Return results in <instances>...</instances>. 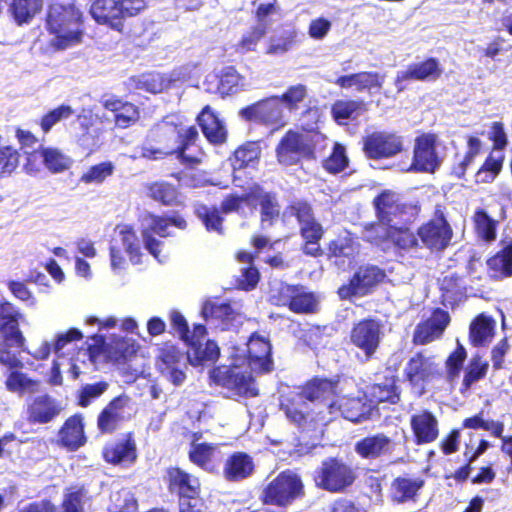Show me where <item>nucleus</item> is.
Here are the masks:
<instances>
[{
    "instance_id": "1",
    "label": "nucleus",
    "mask_w": 512,
    "mask_h": 512,
    "mask_svg": "<svg viewBox=\"0 0 512 512\" xmlns=\"http://www.w3.org/2000/svg\"><path fill=\"white\" fill-rule=\"evenodd\" d=\"M372 204L377 221L364 225V241L374 245L388 243L399 253L421 249L418 228L393 224L394 221L415 222L422 211L418 201L402 202L393 191L385 189L374 197Z\"/></svg>"
},
{
    "instance_id": "2",
    "label": "nucleus",
    "mask_w": 512,
    "mask_h": 512,
    "mask_svg": "<svg viewBox=\"0 0 512 512\" xmlns=\"http://www.w3.org/2000/svg\"><path fill=\"white\" fill-rule=\"evenodd\" d=\"M228 366H216L209 372L211 384L229 393V397L253 398L259 395L251 372L267 373L272 369V346L269 339L252 333L246 348L232 355Z\"/></svg>"
},
{
    "instance_id": "3",
    "label": "nucleus",
    "mask_w": 512,
    "mask_h": 512,
    "mask_svg": "<svg viewBox=\"0 0 512 512\" xmlns=\"http://www.w3.org/2000/svg\"><path fill=\"white\" fill-rule=\"evenodd\" d=\"M170 133L177 136V145L174 148L164 151L160 148L143 147L142 156L151 160L174 156L181 165L189 169L200 165L205 153L197 145L199 132L196 126L185 127L180 117L166 116L150 129V136L156 142H161Z\"/></svg>"
},
{
    "instance_id": "4",
    "label": "nucleus",
    "mask_w": 512,
    "mask_h": 512,
    "mask_svg": "<svg viewBox=\"0 0 512 512\" xmlns=\"http://www.w3.org/2000/svg\"><path fill=\"white\" fill-rule=\"evenodd\" d=\"M46 27L55 36L58 49L79 44L84 35V18L74 4L52 3L46 16Z\"/></svg>"
},
{
    "instance_id": "5",
    "label": "nucleus",
    "mask_w": 512,
    "mask_h": 512,
    "mask_svg": "<svg viewBox=\"0 0 512 512\" xmlns=\"http://www.w3.org/2000/svg\"><path fill=\"white\" fill-rule=\"evenodd\" d=\"M164 481L170 494L178 497L179 512H202L204 503L197 476L179 466H169L165 470Z\"/></svg>"
},
{
    "instance_id": "6",
    "label": "nucleus",
    "mask_w": 512,
    "mask_h": 512,
    "mask_svg": "<svg viewBox=\"0 0 512 512\" xmlns=\"http://www.w3.org/2000/svg\"><path fill=\"white\" fill-rule=\"evenodd\" d=\"M123 4L122 0H94L90 12L98 23L107 24L128 38L141 37L145 32L144 23L131 18Z\"/></svg>"
},
{
    "instance_id": "7",
    "label": "nucleus",
    "mask_w": 512,
    "mask_h": 512,
    "mask_svg": "<svg viewBox=\"0 0 512 512\" xmlns=\"http://www.w3.org/2000/svg\"><path fill=\"white\" fill-rule=\"evenodd\" d=\"M305 496L301 476L293 470L281 471L262 490L260 501L264 505L288 507Z\"/></svg>"
},
{
    "instance_id": "8",
    "label": "nucleus",
    "mask_w": 512,
    "mask_h": 512,
    "mask_svg": "<svg viewBox=\"0 0 512 512\" xmlns=\"http://www.w3.org/2000/svg\"><path fill=\"white\" fill-rule=\"evenodd\" d=\"M357 479L355 469L343 458L331 456L324 459L313 473L317 488L329 493H343Z\"/></svg>"
},
{
    "instance_id": "9",
    "label": "nucleus",
    "mask_w": 512,
    "mask_h": 512,
    "mask_svg": "<svg viewBox=\"0 0 512 512\" xmlns=\"http://www.w3.org/2000/svg\"><path fill=\"white\" fill-rule=\"evenodd\" d=\"M269 302L276 307H286L292 313L311 315L319 311L317 295L301 284L281 282L269 291Z\"/></svg>"
},
{
    "instance_id": "10",
    "label": "nucleus",
    "mask_w": 512,
    "mask_h": 512,
    "mask_svg": "<svg viewBox=\"0 0 512 512\" xmlns=\"http://www.w3.org/2000/svg\"><path fill=\"white\" fill-rule=\"evenodd\" d=\"M453 235V228L443 204L435 205L432 216L418 226L421 249L425 248L430 253L437 254L447 249Z\"/></svg>"
},
{
    "instance_id": "11",
    "label": "nucleus",
    "mask_w": 512,
    "mask_h": 512,
    "mask_svg": "<svg viewBox=\"0 0 512 512\" xmlns=\"http://www.w3.org/2000/svg\"><path fill=\"white\" fill-rule=\"evenodd\" d=\"M316 141L310 132H300L289 129L279 140L276 148V158L283 166H293L301 160L316 158Z\"/></svg>"
},
{
    "instance_id": "12",
    "label": "nucleus",
    "mask_w": 512,
    "mask_h": 512,
    "mask_svg": "<svg viewBox=\"0 0 512 512\" xmlns=\"http://www.w3.org/2000/svg\"><path fill=\"white\" fill-rule=\"evenodd\" d=\"M279 406L289 422L302 432L316 431L327 423L325 414L313 409L299 393L284 396Z\"/></svg>"
},
{
    "instance_id": "13",
    "label": "nucleus",
    "mask_w": 512,
    "mask_h": 512,
    "mask_svg": "<svg viewBox=\"0 0 512 512\" xmlns=\"http://www.w3.org/2000/svg\"><path fill=\"white\" fill-rule=\"evenodd\" d=\"M328 408L330 412L338 410L345 420L353 424L372 420L379 415V407L370 401L366 391H359L357 395H344L339 401L332 400Z\"/></svg>"
},
{
    "instance_id": "14",
    "label": "nucleus",
    "mask_w": 512,
    "mask_h": 512,
    "mask_svg": "<svg viewBox=\"0 0 512 512\" xmlns=\"http://www.w3.org/2000/svg\"><path fill=\"white\" fill-rule=\"evenodd\" d=\"M240 115L246 121L265 125L272 130H279L287 124L278 95L266 97L242 108Z\"/></svg>"
},
{
    "instance_id": "15",
    "label": "nucleus",
    "mask_w": 512,
    "mask_h": 512,
    "mask_svg": "<svg viewBox=\"0 0 512 512\" xmlns=\"http://www.w3.org/2000/svg\"><path fill=\"white\" fill-rule=\"evenodd\" d=\"M438 137L435 133L427 132L414 139L413 155L408 171L418 173H435L441 166L442 160L437 152Z\"/></svg>"
},
{
    "instance_id": "16",
    "label": "nucleus",
    "mask_w": 512,
    "mask_h": 512,
    "mask_svg": "<svg viewBox=\"0 0 512 512\" xmlns=\"http://www.w3.org/2000/svg\"><path fill=\"white\" fill-rule=\"evenodd\" d=\"M439 375L435 356L425 351H417L407 361L403 370V378L419 395L425 393V384Z\"/></svg>"
},
{
    "instance_id": "17",
    "label": "nucleus",
    "mask_w": 512,
    "mask_h": 512,
    "mask_svg": "<svg viewBox=\"0 0 512 512\" xmlns=\"http://www.w3.org/2000/svg\"><path fill=\"white\" fill-rule=\"evenodd\" d=\"M382 339V323L380 320L368 317L356 322L349 333V343L362 351L365 360L374 357Z\"/></svg>"
},
{
    "instance_id": "18",
    "label": "nucleus",
    "mask_w": 512,
    "mask_h": 512,
    "mask_svg": "<svg viewBox=\"0 0 512 512\" xmlns=\"http://www.w3.org/2000/svg\"><path fill=\"white\" fill-rule=\"evenodd\" d=\"M385 277V271L377 265L360 266L349 282L338 288L337 294L342 300L368 295Z\"/></svg>"
},
{
    "instance_id": "19",
    "label": "nucleus",
    "mask_w": 512,
    "mask_h": 512,
    "mask_svg": "<svg viewBox=\"0 0 512 512\" xmlns=\"http://www.w3.org/2000/svg\"><path fill=\"white\" fill-rule=\"evenodd\" d=\"M363 152L368 159L395 157L405 150L403 137L395 132L375 131L363 138Z\"/></svg>"
},
{
    "instance_id": "20",
    "label": "nucleus",
    "mask_w": 512,
    "mask_h": 512,
    "mask_svg": "<svg viewBox=\"0 0 512 512\" xmlns=\"http://www.w3.org/2000/svg\"><path fill=\"white\" fill-rule=\"evenodd\" d=\"M101 455L107 464L124 468L133 466L139 456L135 433L133 431L126 432L121 438L106 443Z\"/></svg>"
},
{
    "instance_id": "21",
    "label": "nucleus",
    "mask_w": 512,
    "mask_h": 512,
    "mask_svg": "<svg viewBox=\"0 0 512 512\" xmlns=\"http://www.w3.org/2000/svg\"><path fill=\"white\" fill-rule=\"evenodd\" d=\"M397 443L384 432L367 434L354 444V452L363 460H380L392 456Z\"/></svg>"
},
{
    "instance_id": "22",
    "label": "nucleus",
    "mask_w": 512,
    "mask_h": 512,
    "mask_svg": "<svg viewBox=\"0 0 512 512\" xmlns=\"http://www.w3.org/2000/svg\"><path fill=\"white\" fill-rule=\"evenodd\" d=\"M201 315L206 322L221 331L231 330L241 323L240 313L228 302L208 299L202 305Z\"/></svg>"
},
{
    "instance_id": "23",
    "label": "nucleus",
    "mask_w": 512,
    "mask_h": 512,
    "mask_svg": "<svg viewBox=\"0 0 512 512\" xmlns=\"http://www.w3.org/2000/svg\"><path fill=\"white\" fill-rule=\"evenodd\" d=\"M450 321L451 317L446 310L433 309L429 318L417 324L413 333V344L426 345L439 339L444 334Z\"/></svg>"
},
{
    "instance_id": "24",
    "label": "nucleus",
    "mask_w": 512,
    "mask_h": 512,
    "mask_svg": "<svg viewBox=\"0 0 512 512\" xmlns=\"http://www.w3.org/2000/svg\"><path fill=\"white\" fill-rule=\"evenodd\" d=\"M499 244L500 249L485 261L487 276L494 282L512 278V237H503Z\"/></svg>"
},
{
    "instance_id": "25",
    "label": "nucleus",
    "mask_w": 512,
    "mask_h": 512,
    "mask_svg": "<svg viewBox=\"0 0 512 512\" xmlns=\"http://www.w3.org/2000/svg\"><path fill=\"white\" fill-rule=\"evenodd\" d=\"M385 77V74L377 71H359L341 75L333 83L340 89H355L357 92L372 94L382 90Z\"/></svg>"
},
{
    "instance_id": "26",
    "label": "nucleus",
    "mask_w": 512,
    "mask_h": 512,
    "mask_svg": "<svg viewBox=\"0 0 512 512\" xmlns=\"http://www.w3.org/2000/svg\"><path fill=\"white\" fill-rule=\"evenodd\" d=\"M443 69L440 62L435 57H428L422 62L410 64L406 70L398 72L394 84L398 92H402L405 87L402 85L404 81H435L442 76Z\"/></svg>"
},
{
    "instance_id": "27",
    "label": "nucleus",
    "mask_w": 512,
    "mask_h": 512,
    "mask_svg": "<svg viewBox=\"0 0 512 512\" xmlns=\"http://www.w3.org/2000/svg\"><path fill=\"white\" fill-rule=\"evenodd\" d=\"M413 441L416 445L433 443L439 437V422L429 410H421L410 417Z\"/></svg>"
},
{
    "instance_id": "28",
    "label": "nucleus",
    "mask_w": 512,
    "mask_h": 512,
    "mask_svg": "<svg viewBox=\"0 0 512 512\" xmlns=\"http://www.w3.org/2000/svg\"><path fill=\"white\" fill-rule=\"evenodd\" d=\"M87 489L84 485L70 486L66 489L60 504V512H84L87 500ZM34 512H58L57 507L49 500L34 504Z\"/></svg>"
},
{
    "instance_id": "29",
    "label": "nucleus",
    "mask_w": 512,
    "mask_h": 512,
    "mask_svg": "<svg viewBox=\"0 0 512 512\" xmlns=\"http://www.w3.org/2000/svg\"><path fill=\"white\" fill-rule=\"evenodd\" d=\"M21 314L13 304L6 300H0V333L3 339L10 343H16V347L22 349L25 338L19 328Z\"/></svg>"
},
{
    "instance_id": "30",
    "label": "nucleus",
    "mask_w": 512,
    "mask_h": 512,
    "mask_svg": "<svg viewBox=\"0 0 512 512\" xmlns=\"http://www.w3.org/2000/svg\"><path fill=\"white\" fill-rule=\"evenodd\" d=\"M129 397L119 395L111 399L97 416V428L101 434H113L124 421L123 409Z\"/></svg>"
},
{
    "instance_id": "31",
    "label": "nucleus",
    "mask_w": 512,
    "mask_h": 512,
    "mask_svg": "<svg viewBox=\"0 0 512 512\" xmlns=\"http://www.w3.org/2000/svg\"><path fill=\"white\" fill-rule=\"evenodd\" d=\"M255 470L251 455L243 451L231 453L223 464V477L228 482H240L249 478Z\"/></svg>"
},
{
    "instance_id": "32",
    "label": "nucleus",
    "mask_w": 512,
    "mask_h": 512,
    "mask_svg": "<svg viewBox=\"0 0 512 512\" xmlns=\"http://www.w3.org/2000/svg\"><path fill=\"white\" fill-rule=\"evenodd\" d=\"M338 384V380L314 376L301 386L299 394L310 402H326L337 395Z\"/></svg>"
},
{
    "instance_id": "33",
    "label": "nucleus",
    "mask_w": 512,
    "mask_h": 512,
    "mask_svg": "<svg viewBox=\"0 0 512 512\" xmlns=\"http://www.w3.org/2000/svg\"><path fill=\"white\" fill-rule=\"evenodd\" d=\"M103 107L113 113L115 126L126 129L136 124L140 119V110L132 102L112 96L103 101Z\"/></svg>"
},
{
    "instance_id": "34",
    "label": "nucleus",
    "mask_w": 512,
    "mask_h": 512,
    "mask_svg": "<svg viewBox=\"0 0 512 512\" xmlns=\"http://www.w3.org/2000/svg\"><path fill=\"white\" fill-rule=\"evenodd\" d=\"M203 135L213 145H221L227 140V130L213 109L206 105L196 117Z\"/></svg>"
},
{
    "instance_id": "35",
    "label": "nucleus",
    "mask_w": 512,
    "mask_h": 512,
    "mask_svg": "<svg viewBox=\"0 0 512 512\" xmlns=\"http://www.w3.org/2000/svg\"><path fill=\"white\" fill-rule=\"evenodd\" d=\"M59 441L69 451H76L85 445L87 438L84 432L83 416L74 414L66 419L59 432Z\"/></svg>"
},
{
    "instance_id": "36",
    "label": "nucleus",
    "mask_w": 512,
    "mask_h": 512,
    "mask_svg": "<svg viewBox=\"0 0 512 512\" xmlns=\"http://www.w3.org/2000/svg\"><path fill=\"white\" fill-rule=\"evenodd\" d=\"M252 200H257L260 206V223L262 227L274 225L280 216V206L278 201L270 192H265L263 188L254 183L251 185Z\"/></svg>"
},
{
    "instance_id": "37",
    "label": "nucleus",
    "mask_w": 512,
    "mask_h": 512,
    "mask_svg": "<svg viewBox=\"0 0 512 512\" xmlns=\"http://www.w3.org/2000/svg\"><path fill=\"white\" fill-rule=\"evenodd\" d=\"M496 330L495 319L486 314L476 315L469 325L468 338L473 347L487 346L494 338Z\"/></svg>"
},
{
    "instance_id": "38",
    "label": "nucleus",
    "mask_w": 512,
    "mask_h": 512,
    "mask_svg": "<svg viewBox=\"0 0 512 512\" xmlns=\"http://www.w3.org/2000/svg\"><path fill=\"white\" fill-rule=\"evenodd\" d=\"M261 156L260 141H246L238 146L232 155L229 157L230 165L233 170V181L236 186L242 187L237 184L238 177L236 171L242 170L249 166H254L259 162Z\"/></svg>"
},
{
    "instance_id": "39",
    "label": "nucleus",
    "mask_w": 512,
    "mask_h": 512,
    "mask_svg": "<svg viewBox=\"0 0 512 512\" xmlns=\"http://www.w3.org/2000/svg\"><path fill=\"white\" fill-rule=\"evenodd\" d=\"M368 111V103L360 98L338 99L331 106V116L339 125L348 124V120L355 121Z\"/></svg>"
},
{
    "instance_id": "40",
    "label": "nucleus",
    "mask_w": 512,
    "mask_h": 512,
    "mask_svg": "<svg viewBox=\"0 0 512 512\" xmlns=\"http://www.w3.org/2000/svg\"><path fill=\"white\" fill-rule=\"evenodd\" d=\"M299 234L303 239L301 246L303 254L314 258H319L324 255L320 241L324 237L325 230L317 219L300 225Z\"/></svg>"
},
{
    "instance_id": "41",
    "label": "nucleus",
    "mask_w": 512,
    "mask_h": 512,
    "mask_svg": "<svg viewBox=\"0 0 512 512\" xmlns=\"http://www.w3.org/2000/svg\"><path fill=\"white\" fill-rule=\"evenodd\" d=\"M440 300L444 306L455 307L466 299V286L457 273L445 275L439 280Z\"/></svg>"
},
{
    "instance_id": "42",
    "label": "nucleus",
    "mask_w": 512,
    "mask_h": 512,
    "mask_svg": "<svg viewBox=\"0 0 512 512\" xmlns=\"http://www.w3.org/2000/svg\"><path fill=\"white\" fill-rule=\"evenodd\" d=\"M424 485L425 480L421 477L398 476L391 482V498L398 504L415 501Z\"/></svg>"
},
{
    "instance_id": "43",
    "label": "nucleus",
    "mask_w": 512,
    "mask_h": 512,
    "mask_svg": "<svg viewBox=\"0 0 512 512\" xmlns=\"http://www.w3.org/2000/svg\"><path fill=\"white\" fill-rule=\"evenodd\" d=\"M149 224L142 231L150 234H156L159 237L166 238L170 236L168 231L170 226H174L180 230H185L188 226L186 219L178 212L171 215L148 214Z\"/></svg>"
},
{
    "instance_id": "44",
    "label": "nucleus",
    "mask_w": 512,
    "mask_h": 512,
    "mask_svg": "<svg viewBox=\"0 0 512 512\" xmlns=\"http://www.w3.org/2000/svg\"><path fill=\"white\" fill-rule=\"evenodd\" d=\"M397 377H386L383 383H374L370 386V401L378 407L381 403L396 405L401 400V390L397 385Z\"/></svg>"
},
{
    "instance_id": "45",
    "label": "nucleus",
    "mask_w": 512,
    "mask_h": 512,
    "mask_svg": "<svg viewBox=\"0 0 512 512\" xmlns=\"http://www.w3.org/2000/svg\"><path fill=\"white\" fill-rule=\"evenodd\" d=\"M467 150L463 157L458 161L454 162L451 166V175L458 180H465L467 170L475 162L477 156L482 153L483 143L479 137L475 135H468L466 138Z\"/></svg>"
},
{
    "instance_id": "46",
    "label": "nucleus",
    "mask_w": 512,
    "mask_h": 512,
    "mask_svg": "<svg viewBox=\"0 0 512 512\" xmlns=\"http://www.w3.org/2000/svg\"><path fill=\"white\" fill-rule=\"evenodd\" d=\"M217 447L212 443L193 444L188 452L190 462L208 472H215L221 459L216 458Z\"/></svg>"
},
{
    "instance_id": "47",
    "label": "nucleus",
    "mask_w": 512,
    "mask_h": 512,
    "mask_svg": "<svg viewBox=\"0 0 512 512\" xmlns=\"http://www.w3.org/2000/svg\"><path fill=\"white\" fill-rule=\"evenodd\" d=\"M61 403L49 395L34 399V423L48 424L55 421L61 414Z\"/></svg>"
},
{
    "instance_id": "48",
    "label": "nucleus",
    "mask_w": 512,
    "mask_h": 512,
    "mask_svg": "<svg viewBox=\"0 0 512 512\" xmlns=\"http://www.w3.org/2000/svg\"><path fill=\"white\" fill-rule=\"evenodd\" d=\"M186 358L193 366H203L214 363L219 359L220 348L213 340H207L204 344L197 343L195 346H188Z\"/></svg>"
},
{
    "instance_id": "49",
    "label": "nucleus",
    "mask_w": 512,
    "mask_h": 512,
    "mask_svg": "<svg viewBox=\"0 0 512 512\" xmlns=\"http://www.w3.org/2000/svg\"><path fill=\"white\" fill-rule=\"evenodd\" d=\"M194 214L202 222L207 232L224 235V217L219 207L198 204L194 209Z\"/></svg>"
},
{
    "instance_id": "50",
    "label": "nucleus",
    "mask_w": 512,
    "mask_h": 512,
    "mask_svg": "<svg viewBox=\"0 0 512 512\" xmlns=\"http://www.w3.org/2000/svg\"><path fill=\"white\" fill-rule=\"evenodd\" d=\"M505 155L494 156L490 152L474 175L476 184H490L495 181L503 169Z\"/></svg>"
},
{
    "instance_id": "51",
    "label": "nucleus",
    "mask_w": 512,
    "mask_h": 512,
    "mask_svg": "<svg viewBox=\"0 0 512 512\" xmlns=\"http://www.w3.org/2000/svg\"><path fill=\"white\" fill-rule=\"evenodd\" d=\"M472 222L480 239L487 243L496 240L498 221L492 218L484 209L477 208L474 211Z\"/></svg>"
},
{
    "instance_id": "52",
    "label": "nucleus",
    "mask_w": 512,
    "mask_h": 512,
    "mask_svg": "<svg viewBox=\"0 0 512 512\" xmlns=\"http://www.w3.org/2000/svg\"><path fill=\"white\" fill-rule=\"evenodd\" d=\"M488 368V362L484 360L481 355H473L464 369L460 392L464 393L468 391L474 383L484 379L487 375Z\"/></svg>"
},
{
    "instance_id": "53",
    "label": "nucleus",
    "mask_w": 512,
    "mask_h": 512,
    "mask_svg": "<svg viewBox=\"0 0 512 512\" xmlns=\"http://www.w3.org/2000/svg\"><path fill=\"white\" fill-rule=\"evenodd\" d=\"M148 196L154 201L172 206L178 203L179 191L175 185L166 181H154L147 184Z\"/></svg>"
},
{
    "instance_id": "54",
    "label": "nucleus",
    "mask_w": 512,
    "mask_h": 512,
    "mask_svg": "<svg viewBox=\"0 0 512 512\" xmlns=\"http://www.w3.org/2000/svg\"><path fill=\"white\" fill-rule=\"evenodd\" d=\"M307 97L308 88L302 83L290 85L286 88L283 94L278 95V99L283 105L284 110L286 109L290 113L299 110Z\"/></svg>"
},
{
    "instance_id": "55",
    "label": "nucleus",
    "mask_w": 512,
    "mask_h": 512,
    "mask_svg": "<svg viewBox=\"0 0 512 512\" xmlns=\"http://www.w3.org/2000/svg\"><path fill=\"white\" fill-rule=\"evenodd\" d=\"M120 239L122 246L124 247L126 253L128 254L129 260L133 264L141 263V246L139 239L134 231L133 227L130 225L124 226L119 231Z\"/></svg>"
},
{
    "instance_id": "56",
    "label": "nucleus",
    "mask_w": 512,
    "mask_h": 512,
    "mask_svg": "<svg viewBox=\"0 0 512 512\" xmlns=\"http://www.w3.org/2000/svg\"><path fill=\"white\" fill-rule=\"evenodd\" d=\"M115 165L111 161H103L90 166L84 172L79 181L84 184H102L107 178L113 175Z\"/></svg>"
},
{
    "instance_id": "57",
    "label": "nucleus",
    "mask_w": 512,
    "mask_h": 512,
    "mask_svg": "<svg viewBox=\"0 0 512 512\" xmlns=\"http://www.w3.org/2000/svg\"><path fill=\"white\" fill-rule=\"evenodd\" d=\"M349 165V159L346 155L345 147L340 143H335L332 152L323 160L322 166L329 174H338L344 171Z\"/></svg>"
},
{
    "instance_id": "58",
    "label": "nucleus",
    "mask_w": 512,
    "mask_h": 512,
    "mask_svg": "<svg viewBox=\"0 0 512 512\" xmlns=\"http://www.w3.org/2000/svg\"><path fill=\"white\" fill-rule=\"evenodd\" d=\"M74 114V110L67 104H61L46 112L39 120V126L43 133H48L53 126L62 120L69 119Z\"/></svg>"
},
{
    "instance_id": "59",
    "label": "nucleus",
    "mask_w": 512,
    "mask_h": 512,
    "mask_svg": "<svg viewBox=\"0 0 512 512\" xmlns=\"http://www.w3.org/2000/svg\"><path fill=\"white\" fill-rule=\"evenodd\" d=\"M462 427L474 430L483 429L485 431H489L491 435L496 438L501 437L504 431V424L502 422L484 420L483 411L473 415L472 417L465 418L462 422Z\"/></svg>"
},
{
    "instance_id": "60",
    "label": "nucleus",
    "mask_w": 512,
    "mask_h": 512,
    "mask_svg": "<svg viewBox=\"0 0 512 512\" xmlns=\"http://www.w3.org/2000/svg\"><path fill=\"white\" fill-rule=\"evenodd\" d=\"M176 366H186L184 354L177 346L165 343L158 355L159 370Z\"/></svg>"
},
{
    "instance_id": "61",
    "label": "nucleus",
    "mask_w": 512,
    "mask_h": 512,
    "mask_svg": "<svg viewBox=\"0 0 512 512\" xmlns=\"http://www.w3.org/2000/svg\"><path fill=\"white\" fill-rule=\"evenodd\" d=\"M467 358V351L461 343L448 355L445 368L448 381L452 382L459 377L463 364Z\"/></svg>"
},
{
    "instance_id": "62",
    "label": "nucleus",
    "mask_w": 512,
    "mask_h": 512,
    "mask_svg": "<svg viewBox=\"0 0 512 512\" xmlns=\"http://www.w3.org/2000/svg\"><path fill=\"white\" fill-rule=\"evenodd\" d=\"M108 387L109 384L106 381L83 385L77 391V405L83 408L88 407L92 402L105 393Z\"/></svg>"
},
{
    "instance_id": "63",
    "label": "nucleus",
    "mask_w": 512,
    "mask_h": 512,
    "mask_svg": "<svg viewBox=\"0 0 512 512\" xmlns=\"http://www.w3.org/2000/svg\"><path fill=\"white\" fill-rule=\"evenodd\" d=\"M20 153L10 145L0 146V178L10 176L19 166Z\"/></svg>"
},
{
    "instance_id": "64",
    "label": "nucleus",
    "mask_w": 512,
    "mask_h": 512,
    "mask_svg": "<svg viewBox=\"0 0 512 512\" xmlns=\"http://www.w3.org/2000/svg\"><path fill=\"white\" fill-rule=\"evenodd\" d=\"M109 512H138L139 505L135 495L129 491H118L113 496Z\"/></svg>"
}]
</instances>
